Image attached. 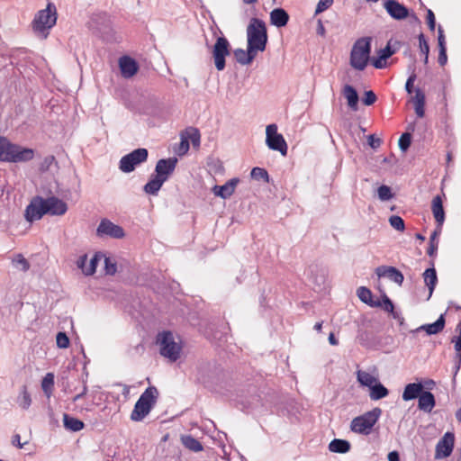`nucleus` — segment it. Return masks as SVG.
I'll list each match as a JSON object with an SVG mask.
<instances>
[{
    "mask_svg": "<svg viewBox=\"0 0 461 461\" xmlns=\"http://www.w3.org/2000/svg\"><path fill=\"white\" fill-rule=\"evenodd\" d=\"M248 47L250 50L264 51L267 43L266 23L258 18H251L247 27Z\"/></svg>",
    "mask_w": 461,
    "mask_h": 461,
    "instance_id": "nucleus-1",
    "label": "nucleus"
},
{
    "mask_svg": "<svg viewBox=\"0 0 461 461\" xmlns=\"http://www.w3.org/2000/svg\"><path fill=\"white\" fill-rule=\"evenodd\" d=\"M34 151L11 143L6 138L0 137V160L6 162H25L33 158Z\"/></svg>",
    "mask_w": 461,
    "mask_h": 461,
    "instance_id": "nucleus-2",
    "label": "nucleus"
},
{
    "mask_svg": "<svg viewBox=\"0 0 461 461\" xmlns=\"http://www.w3.org/2000/svg\"><path fill=\"white\" fill-rule=\"evenodd\" d=\"M371 37L359 38L353 44L350 52L349 64L357 70H364L370 59Z\"/></svg>",
    "mask_w": 461,
    "mask_h": 461,
    "instance_id": "nucleus-3",
    "label": "nucleus"
},
{
    "mask_svg": "<svg viewBox=\"0 0 461 461\" xmlns=\"http://www.w3.org/2000/svg\"><path fill=\"white\" fill-rule=\"evenodd\" d=\"M56 7L52 4H48L45 9L36 14L32 21V30L38 36L45 39L49 35V30L56 24Z\"/></svg>",
    "mask_w": 461,
    "mask_h": 461,
    "instance_id": "nucleus-4",
    "label": "nucleus"
},
{
    "mask_svg": "<svg viewBox=\"0 0 461 461\" xmlns=\"http://www.w3.org/2000/svg\"><path fill=\"white\" fill-rule=\"evenodd\" d=\"M157 344L159 346L161 356L171 362H176L181 356L182 346L179 338H176L170 331L158 333Z\"/></svg>",
    "mask_w": 461,
    "mask_h": 461,
    "instance_id": "nucleus-5",
    "label": "nucleus"
},
{
    "mask_svg": "<svg viewBox=\"0 0 461 461\" xmlns=\"http://www.w3.org/2000/svg\"><path fill=\"white\" fill-rule=\"evenodd\" d=\"M158 394V393L156 387H148L135 403L134 409L131 414V419L134 421L142 420L156 403Z\"/></svg>",
    "mask_w": 461,
    "mask_h": 461,
    "instance_id": "nucleus-6",
    "label": "nucleus"
},
{
    "mask_svg": "<svg viewBox=\"0 0 461 461\" xmlns=\"http://www.w3.org/2000/svg\"><path fill=\"white\" fill-rule=\"evenodd\" d=\"M382 410L378 407L365 412L364 414L354 418L350 423V429L353 432L362 435H368L373 427L381 416Z\"/></svg>",
    "mask_w": 461,
    "mask_h": 461,
    "instance_id": "nucleus-7",
    "label": "nucleus"
},
{
    "mask_svg": "<svg viewBox=\"0 0 461 461\" xmlns=\"http://www.w3.org/2000/svg\"><path fill=\"white\" fill-rule=\"evenodd\" d=\"M147 158L148 150L144 148L137 149L121 158L119 168L123 173L132 172L137 166L145 162Z\"/></svg>",
    "mask_w": 461,
    "mask_h": 461,
    "instance_id": "nucleus-8",
    "label": "nucleus"
},
{
    "mask_svg": "<svg viewBox=\"0 0 461 461\" xmlns=\"http://www.w3.org/2000/svg\"><path fill=\"white\" fill-rule=\"evenodd\" d=\"M266 143L270 149L279 151L283 156L287 154V144L282 134L277 132L276 124H269L266 128Z\"/></svg>",
    "mask_w": 461,
    "mask_h": 461,
    "instance_id": "nucleus-9",
    "label": "nucleus"
},
{
    "mask_svg": "<svg viewBox=\"0 0 461 461\" xmlns=\"http://www.w3.org/2000/svg\"><path fill=\"white\" fill-rule=\"evenodd\" d=\"M230 55V43L225 37H218L212 48V58L217 70L225 68V58Z\"/></svg>",
    "mask_w": 461,
    "mask_h": 461,
    "instance_id": "nucleus-10",
    "label": "nucleus"
},
{
    "mask_svg": "<svg viewBox=\"0 0 461 461\" xmlns=\"http://www.w3.org/2000/svg\"><path fill=\"white\" fill-rule=\"evenodd\" d=\"M454 446V433L450 431L446 432L436 445L434 458L439 460L448 457L453 452Z\"/></svg>",
    "mask_w": 461,
    "mask_h": 461,
    "instance_id": "nucleus-11",
    "label": "nucleus"
},
{
    "mask_svg": "<svg viewBox=\"0 0 461 461\" xmlns=\"http://www.w3.org/2000/svg\"><path fill=\"white\" fill-rule=\"evenodd\" d=\"M46 214V203L44 198L36 196L32 199L25 210V219L29 222H33L42 218Z\"/></svg>",
    "mask_w": 461,
    "mask_h": 461,
    "instance_id": "nucleus-12",
    "label": "nucleus"
},
{
    "mask_svg": "<svg viewBox=\"0 0 461 461\" xmlns=\"http://www.w3.org/2000/svg\"><path fill=\"white\" fill-rule=\"evenodd\" d=\"M97 235L100 237L110 236L114 239H121L124 237V230L119 225L113 223L107 219H104L97 228Z\"/></svg>",
    "mask_w": 461,
    "mask_h": 461,
    "instance_id": "nucleus-13",
    "label": "nucleus"
},
{
    "mask_svg": "<svg viewBox=\"0 0 461 461\" xmlns=\"http://www.w3.org/2000/svg\"><path fill=\"white\" fill-rule=\"evenodd\" d=\"M177 163L176 158H169L159 159L155 167L156 176L163 179L165 182L168 179L170 175L174 172Z\"/></svg>",
    "mask_w": 461,
    "mask_h": 461,
    "instance_id": "nucleus-14",
    "label": "nucleus"
},
{
    "mask_svg": "<svg viewBox=\"0 0 461 461\" xmlns=\"http://www.w3.org/2000/svg\"><path fill=\"white\" fill-rule=\"evenodd\" d=\"M384 8L395 20H403L409 16V9L396 0H384Z\"/></svg>",
    "mask_w": 461,
    "mask_h": 461,
    "instance_id": "nucleus-15",
    "label": "nucleus"
},
{
    "mask_svg": "<svg viewBox=\"0 0 461 461\" xmlns=\"http://www.w3.org/2000/svg\"><path fill=\"white\" fill-rule=\"evenodd\" d=\"M46 203V214L61 216L68 211V205L62 200L51 196L44 199Z\"/></svg>",
    "mask_w": 461,
    "mask_h": 461,
    "instance_id": "nucleus-16",
    "label": "nucleus"
},
{
    "mask_svg": "<svg viewBox=\"0 0 461 461\" xmlns=\"http://www.w3.org/2000/svg\"><path fill=\"white\" fill-rule=\"evenodd\" d=\"M103 258L104 255L96 253L87 263V255H83L77 259V265L85 275L90 276L95 272L97 263L103 259Z\"/></svg>",
    "mask_w": 461,
    "mask_h": 461,
    "instance_id": "nucleus-17",
    "label": "nucleus"
},
{
    "mask_svg": "<svg viewBox=\"0 0 461 461\" xmlns=\"http://www.w3.org/2000/svg\"><path fill=\"white\" fill-rule=\"evenodd\" d=\"M375 273L379 277L385 276L399 285L404 279L403 275L393 267H379L375 269Z\"/></svg>",
    "mask_w": 461,
    "mask_h": 461,
    "instance_id": "nucleus-18",
    "label": "nucleus"
},
{
    "mask_svg": "<svg viewBox=\"0 0 461 461\" xmlns=\"http://www.w3.org/2000/svg\"><path fill=\"white\" fill-rule=\"evenodd\" d=\"M119 67L122 77L126 78L134 76L139 69L136 61L133 59L127 56L122 57L119 59Z\"/></svg>",
    "mask_w": 461,
    "mask_h": 461,
    "instance_id": "nucleus-19",
    "label": "nucleus"
},
{
    "mask_svg": "<svg viewBox=\"0 0 461 461\" xmlns=\"http://www.w3.org/2000/svg\"><path fill=\"white\" fill-rule=\"evenodd\" d=\"M239 179L232 178L226 182L223 185H214L212 192L214 195L222 199L229 198L235 191Z\"/></svg>",
    "mask_w": 461,
    "mask_h": 461,
    "instance_id": "nucleus-20",
    "label": "nucleus"
},
{
    "mask_svg": "<svg viewBox=\"0 0 461 461\" xmlns=\"http://www.w3.org/2000/svg\"><path fill=\"white\" fill-rule=\"evenodd\" d=\"M289 21V14L283 8H276L270 13V23L278 28L284 27Z\"/></svg>",
    "mask_w": 461,
    "mask_h": 461,
    "instance_id": "nucleus-21",
    "label": "nucleus"
},
{
    "mask_svg": "<svg viewBox=\"0 0 461 461\" xmlns=\"http://www.w3.org/2000/svg\"><path fill=\"white\" fill-rule=\"evenodd\" d=\"M431 211L438 228L441 227L445 221V212L443 208L442 199L439 195L435 196L431 202Z\"/></svg>",
    "mask_w": 461,
    "mask_h": 461,
    "instance_id": "nucleus-22",
    "label": "nucleus"
},
{
    "mask_svg": "<svg viewBox=\"0 0 461 461\" xmlns=\"http://www.w3.org/2000/svg\"><path fill=\"white\" fill-rule=\"evenodd\" d=\"M423 392V385L420 383L408 384L402 393L403 401H411L420 395Z\"/></svg>",
    "mask_w": 461,
    "mask_h": 461,
    "instance_id": "nucleus-23",
    "label": "nucleus"
},
{
    "mask_svg": "<svg viewBox=\"0 0 461 461\" xmlns=\"http://www.w3.org/2000/svg\"><path fill=\"white\" fill-rule=\"evenodd\" d=\"M257 51L254 50L247 49H237L234 50V57L238 63L241 65H249L255 59Z\"/></svg>",
    "mask_w": 461,
    "mask_h": 461,
    "instance_id": "nucleus-24",
    "label": "nucleus"
},
{
    "mask_svg": "<svg viewBox=\"0 0 461 461\" xmlns=\"http://www.w3.org/2000/svg\"><path fill=\"white\" fill-rule=\"evenodd\" d=\"M435 406V398L430 392H422L419 396L418 407L425 412H430Z\"/></svg>",
    "mask_w": 461,
    "mask_h": 461,
    "instance_id": "nucleus-25",
    "label": "nucleus"
},
{
    "mask_svg": "<svg viewBox=\"0 0 461 461\" xmlns=\"http://www.w3.org/2000/svg\"><path fill=\"white\" fill-rule=\"evenodd\" d=\"M444 327L445 318L444 315L441 314L434 323L421 325L417 330H424L428 335H435L442 331Z\"/></svg>",
    "mask_w": 461,
    "mask_h": 461,
    "instance_id": "nucleus-26",
    "label": "nucleus"
},
{
    "mask_svg": "<svg viewBox=\"0 0 461 461\" xmlns=\"http://www.w3.org/2000/svg\"><path fill=\"white\" fill-rule=\"evenodd\" d=\"M393 53L394 51L388 44L385 48L381 49L378 51V57L372 60V65L375 68H384L386 66V59H389Z\"/></svg>",
    "mask_w": 461,
    "mask_h": 461,
    "instance_id": "nucleus-27",
    "label": "nucleus"
},
{
    "mask_svg": "<svg viewBox=\"0 0 461 461\" xmlns=\"http://www.w3.org/2000/svg\"><path fill=\"white\" fill-rule=\"evenodd\" d=\"M342 93L348 101V105L354 111L357 110L358 95L356 89L349 85H346Z\"/></svg>",
    "mask_w": 461,
    "mask_h": 461,
    "instance_id": "nucleus-28",
    "label": "nucleus"
},
{
    "mask_svg": "<svg viewBox=\"0 0 461 461\" xmlns=\"http://www.w3.org/2000/svg\"><path fill=\"white\" fill-rule=\"evenodd\" d=\"M412 102L414 104V109L417 116L422 118L425 114V95L420 88L415 90V95L412 97Z\"/></svg>",
    "mask_w": 461,
    "mask_h": 461,
    "instance_id": "nucleus-29",
    "label": "nucleus"
},
{
    "mask_svg": "<svg viewBox=\"0 0 461 461\" xmlns=\"http://www.w3.org/2000/svg\"><path fill=\"white\" fill-rule=\"evenodd\" d=\"M165 181L158 176H152L150 180L144 185L143 190L149 194H157Z\"/></svg>",
    "mask_w": 461,
    "mask_h": 461,
    "instance_id": "nucleus-30",
    "label": "nucleus"
},
{
    "mask_svg": "<svg viewBox=\"0 0 461 461\" xmlns=\"http://www.w3.org/2000/svg\"><path fill=\"white\" fill-rule=\"evenodd\" d=\"M423 278L426 285L429 288V298L432 295L436 284L438 282L437 273L434 268H428L423 273Z\"/></svg>",
    "mask_w": 461,
    "mask_h": 461,
    "instance_id": "nucleus-31",
    "label": "nucleus"
},
{
    "mask_svg": "<svg viewBox=\"0 0 461 461\" xmlns=\"http://www.w3.org/2000/svg\"><path fill=\"white\" fill-rule=\"evenodd\" d=\"M350 449V444L344 439L335 438L329 444V450L333 453H347Z\"/></svg>",
    "mask_w": 461,
    "mask_h": 461,
    "instance_id": "nucleus-32",
    "label": "nucleus"
},
{
    "mask_svg": "<svg viewBox=\"0 0 461 461\" xmlns=\"http://www.w3.org/2000/svg\"><path fill=\"white\" fill-rule=\"evenodd\" d=\"M63 421L64 427L71 431H79L84 428L83 421L66 413L63 415Z\"/></svg>",
    "mask_w": 461,
    "mask_h": 461,
    "instance_id": "nucleus-33",
    "label": "nucleus"
},
{
    "mask_svg": "<svg viewBox=\"0 0 461 461\" xmlns=\"http://www.w3.org/2000/svg\"><path fill=\"white\" fill-rule=\"evenodd\" d=\"M357 294L358 298L366 304L371 306H382L379 302L376 303L372 301V293L368 288L365 286H360L357 291Z\"/></svg>",
    "mask_w": 461,
    "mask_h": 461,
    "instance_id": "nucleus-34",
    "label": "nucleus"
},
{
    "mask_svg": "<svg viewBox=\"0 0 461 461\" xmlns=\"http://www.w3.org/2000/svg\"><path fill=\"white\" fill-rule=\"evenodd\" d=\"M389 391L387 388H385L382 384L376 383L372 388H370L369 397L374 401H377L386 397Z\"/></svg>",
    "mask_w": 461,
    "mask_h": 461,
    "instance_id": "nucleus-35",
    "label": "nucleus"
},
{
    "mask_svg": "<svg viewBox=\"0 0 461 461\" xmlns=\"http://www.w3.org/2000/svg\"><path fill=\"white\" fill-rule=\"evenodd\" d=\"M183 445L194 452H200L203 450V445L194 437L187 435L181 438Z\"/></svg>",
    "mask_w": 461,
    "mask_h": 461,
    "instance_id": "nucleus-36",
    "label": "nucleus"
},
{
    "mask_svg": "<svg viewBox=\"0 0 461 461\" xmlns=\"http://www.w3.org/2000/svg\"><path fill=\"white\" fill-rule=\"evenodd\" d=\"M357 381L364 386L372 388L377 383V378L366 371L357 372Z\"/></svg>",
    "mask_w": 461,
    "mask_h": 461,
    "instance_id": "nucleus-37",
    "label": "nucleus"
},
{
    "mask_svg": "<svg viewBox=\"0 0 461 461\" xmlns=\"http://www.w3.org/2000/svg\"><path fill=\"white\" fill-rule=\"evenodd\" d=\"M17 403L23 410H27L31 406L32 398L26 386H23L21 388L20 393L17 397Z\"/></svg>",
    "mask_w": 461,
    "mask_h": 461,
    "instance_id": "nucleus-38",
    "label": "nucleus"
},
{
    "mask_svg": "<svg viewBox=\"0 0 461 461\" xmlns=\"http://www.w3.org/2000/svg\"><path fill=\"white\" fill-rule=\"evenodd\" d=\"M54 385V375L51 373H48L41 381V387L44 393L49 396Z\"/></svg>",
    "mask_w": 461,
    "mask_h": 461,
    "instance_id": "nucleus-39",
    "label": "nucleus"
},
{
    "mask_svg": "<svg viewBox=\"0 0 461 461\" xmlns=\"http://www.w3.org/2000/svg\"><path fill=\"white\" fill-rule=\"evenodd\" d=\"M377 194H378V198L381 201H389L390 199L393 198V193H392L391 188L384 185L378 187Z\"/></svg>",
    "mask_w": 461,
    "mask_h": 461,
    "instance_id": "nucleus-40",
    "label": "nucleus"
},
{
    "mask_svg": "<svg viewBox=\"0 0 461 461\" xmlns=\"http://www.w3.org/2000/svg\"><path fill=\"white\" fill-rule=\"evenodd\" d=\"M250 176L253 179L256 180H264L266 182H268V173L267 170L261 167H254L251 170Z\"/></svg>",
    "mask_w": 461,
    "mask_h": 461,
    "instance_id": "nucleus-41",
    "label": "nucleus"
},
{
    "mask_svg": "<svg viewBox=\"0 0 461 461\" xmlns=\"http://www.w3.org/2000/svg\"><path fill=\"white\" fill-rule=\"evenodd\" d=\"M13 263L16 268L24 272L30 268V264L27 259L20 254L14 258Z\"/></svg>",
    "mask_w": 461,
    "mask_h": 461,
    "instance_id": "nucleus-42",
    "label": "nucleus"
},
{
    "mask_svg": "<svg viewBox=\"0 0 461 461\" xmlns=\"http://www.w3.org/2000/svg\"><path fill=\"white\" fill-rule=\"evenodd\" d=\"M440 231V228H438V230H435L431 236H430V239H429V247L428 249V255L429 257H432L434 256V254L436 253L437 249H438V241L436 240L438 233Z\"/></svg>",
    "mask_w": 461,
    "mask_h": 461,
    "instance_id": "nucleus-43",
    "label": "nucleus"
},
{
    "mask_svg": "<svg viewBox=\"0 0 461 461\" xmlns=\"http://www.w3.org/2000/svg\"><path fill=\"white\" fill-rule=\"evenodd\" d=\"M390 225L396 230L402 231L405 228L403 220L397 215H393L389 218Z\"/></svg>",
    "mask_w": 461,
    "mask_h": 461,
    "instance_id": "nucleus-44",
    "label": "nucleus"
},
{
    "mask_svg": "<svg viewBox=\"0 0 461 461\" xmlns=\"http://www.w3.org/2000/svg\"><path fill=\"white\" fill-rule=\"evenodd\" d=\"M420 52L426 56V60H429V46L423 33L418 37Z\"/></svg>",
    "mask_w": 461,
    "mask_h": 461,
    "instance_id": "nucleus-45",
    "label": "nucleus"
},
{
    "mask_svg": "<svg viewBox=\"0 0 461 461\" xmlns=\"http://www.w3.org/2000/svg\"><path fill=\"white\" fill-rule=\"evenodd\" d=\"M411 142V135L409 132L403 133L399 139V148L402 151H406Z\"/></svg>",
    "mask_w": 461,
    "mask_h": 461,
    "instance_id": "nucleus-46",
    "label": "nucleus"
},
{
    "mask_svg": "<svg viewBox=\"0 0 461 461\" xmlns=\"http://www.w3.org/2000/svg\"><path fill=\"white\" fill-rule=\"evenodd\" d=\"M56 342L59 348H67L69 346V339L65 332H59L57 334Z\"/></svg>",
    "mask_w": 461,
    "mask_h": 461,
    "instance_id": "nucleus-47",
    "label": "nucleus"
},
{
    "mask_svg": "<svg viewBox=\"0 0 461 461\" xmlns=\"http://www.w3.org/2000/svg\"><path fill=\"white\" fill-rule=\"evenodd\" d=\"M104 269L107 275H114L117 271L116 263L110 258H105L104 256Z\"/></svg>",
    "mask_w": 461,
    "mask_h": 461,
    "instance_id": "nucleus-48",
    "label": "nucleus"
},
{
    "mask_svg": "<svg viewBox=\"0 0 461 461\" xmlns=\"http://www.w3.org/2000/svg\"><path fill=\"white\" fill-rule=\"evenodd\" d=\"M383 307L386 312H391L393 314V318H398V314L396 312H394V311H393L394 306H393L392 301L385 294H384V297H383Z\"/></svg>",
    "mask_w": 461,
    "mask_h": 461,
    "instance_id": "nucleus-49",
    "label": "nucleus"
},
{
    "mask_svg": "<svg viewBox=\"0 0 461 461\" xmlns=\"http://www.w3.org/2000/svg\"><path fill=\"white\" fill-rule=\"evenodd\" d=\"M333 4V0H320L317 4L316 9H315V14H319L328 8H330Z\"/></svg>",
    "mask_w": 461,
    "mask_h": 461,
    "instance_id": "nucleus-50",
    "label": "nucleus"
},
{
    "mask_svg": "<svg viewBox=\"0 0 461 461\" xmlns=\"http://www.w3.org/2000/svg\"><path fill=\"white\" fill-rule=\"evenodd\" d=\"M188 140H190L192 144L194 147H198L200 145V133L196 129H191L188 131Z\"/></svg>",
    "mask_w": 461,
    "mask_h": 461,
    "instance_id": "nucleus-51",
    "label": "nucleus"
},
{
    "mask_svg": "<svg viewBox=\"0 0 461 461\" xmlns=\"http://www.w3.org/2000/svg\"><path fill=\"white\" fill-rule=\"evenodd\" d=\"M188 149H189V140L187 138L182 136L181 141L178 145L176 152L178 155H184L188 151Z\"/></svg>",
    "mask_w": 461,
    "mask_h": 461,
    "instance_id": "nucleus-52",
    "label": "nucleus"
},
{
    "mask_svg": "<svg viewBox=\"0 0 461 461\" xmlns=\"http://www.w3.org/2000/svg\"><path fill=\"white\" fill-rule=\"evenodd\" d=\"M376 101V95L373 91H366L363 98V103L366 105H372Z\"/></svg>",
    "mask_w": 461,
    "mask_h": 461,
    "instance_id": "nucleus-53",
    "label": "nucleus"
},
{
    "mask_svg": "<svg viewBox=\"0 0 461 461\" xmlns=\"http://www.w3.org/2000/svg\"><path fill=\"white\" fill-rule=\"evenodd\" d=\"M455 343V349L456 351V359H457V369L460 366L461 363V335L458 336L455 340H453Z\"/></svg>",
    "mask_w": 461,
    "mask_h": 461,
    "instance_id": "nucleus-54",
    "label": "nucleus"
},
{
    "mask_svg": "<svg viewBox=\"0 0 461 461\" xmlns=\"http://www.w3.org/2000/svg\"><path fill=\"white\" fill-rule=\"evenodd\" d=\"M427 23H428L429 30L431 32H433L436 27V20H435L434 13L430 9H428V11H427Z\"/></svg>",
    "mask_w": 461,
    "mask_h": 461,
    "instance_id": "nucleus-55",
    "label": "nucleus"
},
{
    "mask_svg": "<svg viewBox=\"0 0 461 461\" xmlns=\"http://www.w3.org/2000/svg\"><path fill=\"white\" fill-rule=\"evenodd\" d=\"M438 49H442V48L447 49L444 31L440 25L438 27Z\"/></svg>",
    "mask_w": 461,
    "mask_h": 461,
    "instance_id": "nucleus-56",
    "label": "nucleus"
},
{
    "mask_svg": "<svg viewBox=\"0 0 461 461\" xmlns=\"http://www.w3.org/2000/svg\"><path fill=\"white\" fill-rule=\"evenodd\" d=\"M416 79V75L412 73L406 81L405 90L408 94H411L413 91V84Z\"/></svg>",
    "mask_w": 461,
    "mask_h": 461,
    "instance_id": "nucleus-57",
    "label": "nucleus"
},
{
    "mask_svg": "<svg viewBox=\"0 0 461 461\" xmlns=\"http://www.w3.org/2000/svg\"><path fill=\"white\" fill-rule=\"evenodd\" d=\"M438 63L440 66H444L447 61V49H439L438 53Z\"/></svg>",
    "mask_w": 461,
    "mask_h": 461,
    "instance_id": "nucleus-58",
    "label": "nucleus"
},
{
    "mask_svg": "<svg viewBox=\"0 0 461 461\" xmlns=\"http://www.w3.org/2000/svg\"><path fill=\"white\" fill-rule=\"evenodd\" d=\"M367 139H368V144L373 149H376L382 143V140L380 139H375L374 135H369Z\"/></svg>",
    "mask_w": 461,
    "mask_h": 461,
    "instance_id": "nucleus-59",
    "label": "nucleus"
},
{
    "mask_svg": "<svg viewBox=\"0 0 461 461\" xmlns=\"http://www.w3.org/2000/svg\"><path fill=\"white\" fill-rule=\"evenodd\" d=\"M388 461H400L399 454L396 451H392L388 454Z\"/></svg>",
    "mask_w": 461,
    "mask_h": 461,
    "instance_id": "nucleus-60",
    "label": "nucleus"
},
{
    "mask_svg": "<svg viewBox=\"0 0 461 461\" xmlns=\"http://www.w3.org/2000/svg\"><path fill=\"white\" fill-rule=\"evenodd\" d=\"M20 438H20V435H19V434H16V435H14V436L13 437V441H12V442H13V444H14V446H17L19 448H23V444H22V443L20 442Z\"/></svg>",
    "mask_w": 461,
    "mask_h": 461,
    "instance_id": "nucleus-61",
    "label": "nucleus"
},
{
    "mask_svg": "<svg viewBox=\"0 0 461 461\" xmlns=\"http://www.w3.org/2000/svg\"><path fill=\"white\" fill-rule=\"evenodd\" d=\"M54 157L53 156H50V157H47L45 158L44 159V162H43V165L46 166L47 167H49L52 162L54 161Z\"/></svg>",
    "mask_w": 461,
    "mask_h": 461,
    "instance_id": "nucleus-62",
    "label": "nucleus"
},
{
    "mask_svg": "<svg viewBox=\"0 0 461 461\" xmlns=\"http://www.w3.org/2000/svg\"><path fill=\"white\" fill-rule=\"evenodd\" d=\"M87 392V387L85 386L84 389H83V392L81 393H78L77 394L74 398H73V402H77L78 401L80 398H82Z\"/></svg>",
    "mask_w": 461,
    "mask_h": 461,
    "instance_id": "nucleus-63",
    "label": "nucleus"
},
{
    "mask_svg": "<svg viewBox=\"0 0 461 461\" xmlns=\"http://www.w3.org/2000/svg\"><path fill=\"white\" fill-rule=\"evenodd\" d=\"M329 342L333 345V346H336L338 345V340L337 339L335 338V335L333 333H330L329 335Z\"/></svg>",
    "mask_w": 461,
    "mask_h": 461,
    "instance_id": "nucleus-64",
    "label": "nucleus"
}]
</instances>
